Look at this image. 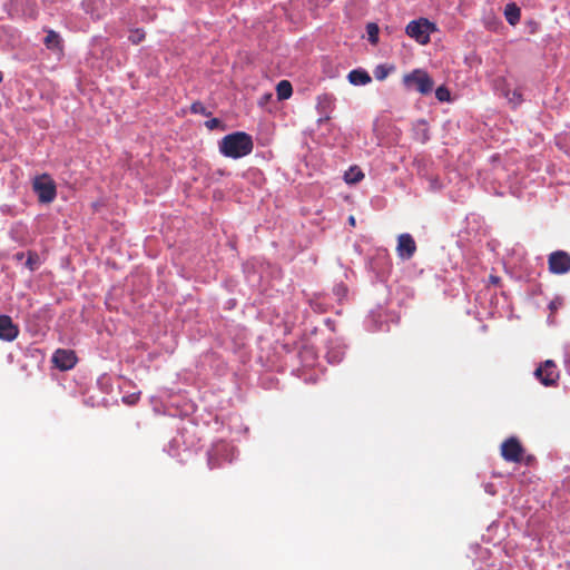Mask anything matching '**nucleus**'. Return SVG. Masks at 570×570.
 Returning a JSON list of instances; mask_svg holds the SVG:
<instances>
[{"label":"nucleus","instance_id":"nucleus-1","mask_svg":"<svg viewBox=\"0 0 570 570\" xmlns=\"http://www.w3.org/2000/svg\"><path fill=\"white\" fill-rule=\"evenodd\" d=\"M254 142L250 135L244 131H236L226 135L219 141V151L228 158L238 159L253 151Z\"/></svg>","mask_w":570,"mask_h":570},{"label":"nucleus","instance_id":"nucleus-2","mask_svg":"<svg viewBox=\"0 0 570 570\" xmlns=\"http://www.w3.org/2000/svg\"><path fill=\"white\" fill-rule=\"evenodd\" d=\"M236 449L228 442H216L207 453V465L210 470L218 469L223 462H232L235 458Z\"/></svg>","mask_w":570,"mask_h":570},{"label":"nucleus","instance_id":"nucleus-3","mask_svg":"<svg viewBox=\"0 0 570 570\" xmlns=\"http://www.w3.org/2000/svg\"><path fill=\"white\" fill-rule=\"evenodd\" d=\"M403 83L406 89H415L422 95L430 94L434 86L432 78L422 69H415L412 72L404 75Z\"/></svg>","mask_w":570,"mask_h":570},{"label":"nucleus","instance_id":"nucleus-4","mask_svg":"<svg viewBox=\"0 0 570 570\" xmlns=\"http://www.w3.org/2000/svg\"><path fill=\"white\" fill-rule=\"evenodd\" d=\"M433 31H435V24L425 18L412 20L405 28L406 35L420 45H428Z\"/></svg>","mask_w":570,"mask_h":570},{"label":"nucleus","instance_id":"nucleus-5","mask_svg":"<svg viewBox=\"0 0 570 570\" xmlns=\"http://www.w3.org/2000/svg\"><path fill=\"white\" fill-rule=\"evenodd\" d=\"M32 187L40 203L49 204L55 200L57 188L53 179L49 175L43 174L36 177Z\"/></svg>","mask_w":570,"mask_h":570},{"label":"nucleus","instance_id":"nucleus-6","mask_svg":"<svg viewBox=\"0 0 570 570\" xmlns=\"http://www.w3.org/2000/svg\"><path fill=\"white\" fill-rule=\"evenodd\" d=\"M548 269L551 274L563 275L570 272V254L566 250H554L548 256Z\"/></svg>","mask_w":570,"mask_h":570},{"label":"nucleus","instance_id":"nucleus-7","mask_svg":"<svg viewBox=\"0 0 570 570\" xmlns=\"http://www.w3.org/2000/svg\"><path fill=\"white\" fill-rule=\"evenodd\" d=\"M535 377L546 386H553L559 380V371L553 361L547 360L534 372Z\"/></svg>","mask_w":570,"mask_h":570},{"label":"nucleus","instance_id":"nucleus-8","mask_svg":"<svg viewBox=\"0 0 570 570\" xmlns=\"http://www.w3.org/2000/svg\"><path fill=\"white\" fill-rule=\"evenodd\" d=\"M523 446L520 441L511 436L501 444V455L507 462L519 463L522 459Z\"/></svg>","mask_w":570,"mask_h":570},{"label":"nucleus","instance_id":"nucleus-9","mask_svg":"<svg viewBox=\"0 0 570 570\" xmlns=\"http://www.w3.org/2000/svg\"><path fill=\"white\" fill-rule=\"evenodd\" d=\"M416 252V244L411 234L404 233L399 235L396 253L401 259H411Z\"/></svg>","mask_w":570,"mask_h":570},{"label":"nucleus","instance_id":"nucleus-10","mask_svg":"<svg viewBox=\"0 0 570 570\" xmlns=\"http://www.w3.org/2000/svg\"><path fill=\"white\" fill-rule=\"evenodd\" d=\"M52 362L59 370L67 371L76 365L77 356L73 351L59 348L53 353Z\"/></svg>","mask_w":570,"mask_h":570},{"label":"nucleus","instance_id":"nucleus-11","mask_svg":"<svg viewBox=\"0 0 570 570\" xmlns=\"http://www.w3.org/2000/svg\"><path fill=\"white\" fill-rule=\"evenodd\" d=\"M19 335V327L8 315H0V340L12 342Z\"/></svg>","mask_w":570,"mask_h":570},{"label":"nucleus","instance_id":"nucleus-12","mask_svg":"<svg viewBox=\"0 0 570 570\" xmlns=\"http://www.w3.org/2000/svg\"><path fill=\"white\" fill-rule=\"evenodd\" d=\"M413 138L422 144L430 139L429 125L424 119H419L413 124Z\"/></svg>","mask_w":570,"mask_h":570},{"label":"nucleus","instance_id":"nucleus-13","mask_svg":"<svg viewBox=\"0 0 570 570\" xmlns=\"http://www.w3.org/2000/svg\"><path fill=\"white\" fill-rule=\"evenodd\" d=\"M348 81L354 86H364L371 82V76L363 69H354L347 76Z\"/></svg>","mask_w":570,"mask_h":570},{"label":"nucleus","instance_id":"nucleus-14","mask_svg":"<svg viewBox=\"0 0 570 570\" xmlns=\"http://www.w3.org/2000/svg\"><path fill=\"white\" fill-rule=\"evenodd\" d=\"M504 16L511 26H515L521 18L520 8L515 3H509L504 8Z\"/></svg>","mask_w":570,"mask_h":570},{"label":"nucleus","instance_id":"nucleus-15","mask_svg":"<svg viewBox=\"0 0 570 570\" xmlns=\"http://www.w3.org/2000/svg\"><path fill=\"white\" fill-rule=\"evenodd\" d=\"M293 88L289 81L282 80L277 83L276 94L278 99H288L292 96Z\"/></svg>","mask_w":570,"mask_h":570},{"label":"nucleus","instance_id":"nucleus-16","mask_svg":"<svg viewBox=\"0 0 570 570\" xmlns=\"http://www.w3.org/2000/svg\"><path fill=\"white\" fill-rule=\"evenodd\" d=\"M60 36L53 31L49 30L45 38V45L48 49H59L60 48Z\"/></svg>","mask_w":570,"mask_h":570},{"label":"nucleus","instance_id":"nucleus-17","mask_svg":"<svg viewBox=\"0 0 570 570\" xmlns=\"http://www.w3.org/2000/svg\"><path fill=\"white\" fill-rule=\"evenodd\" d=\"M364 177V174L357 168L353 167L348 171L345 173V181L348 184H356L361 181Z\"/></svg>","mask_w":570,"mask_h":570},{"label":"nucleus","instance_id":"nucleus-18","mask_svg":"<svg viewBox=\"0 0 570 570\" xmlns=\"http://www.w3.org/2000/svg\"><path fill=\"white\" fill-rule=\"evenodd\" d=\"M366 32H367V36H368V41L372 45H377V42H379V32H380L379 26L376 23H374V22H368L366 24Z\"/></svg>","mask_w":570,"mask_h":570},{"label":"nucleus","instance_id":"nucleus-19","mask_svg":"<svg viewBox=\"0 0 570 570\" xmlns=\"http://www.w3.org/2000/svg\"><path fill=\"white\" fill-rule=\"evenodd\" d=\"M333 102L334 98L331 95H323L318 97V107L321 108L323 114L326 112V109L332 108Z\"/></svg>","mask_w":570,"mask_h":570},{"label":"nucleus","instance_id":"nucleus-20","mask_svg":"<svg viewBox=\"0 0 570 570\" xmlns=\"http://www.w3.org/2000/svg\"><path fill=\"white\" fill-rule=\"evenodd\" d=\"M26 266L30 271H35V269L38 268V266H39V256H38L37 253L28 252V258H27V262H26Z\"/></svg>","mask_w":570,"mask_h":570},{"label":"nucleus","instance_id":"nucleus-21","mask_svg":"<svg viewBox=\"0 0 570 570\" xmlns=\"http://www.w3.org/2000/svg\"><path fill=\"white\" fill-rule=\"evenodd\" d=\"M190 111L193 114H199V115H204V116L210 115V112L207 111L206 107L200 101L193 102L190 106Z\"/></svg>","mask_w":570,"mask_h":570},{"label":"nucleus","instance_id":"nucleus-22","mask_svg":"<svg viewBox=\"0 0 570 570\" xmlns=\"http://www.w3.org/2000/svg\"><path fill=\"white\" fill-rule=\"evenodd\" d=\"M145 39V32L141 29H136L131 31L129 36V41L134 45L140 43Z\"/></svg>","mask_w":570,"mask_h":570},{"label":"nucleus","instance_id":"nucleus-23","mask_svg":"<svg viewBox=\"0 0 570 570\" xmlns=\"http://www.w3.org/2000/svg\"><path fill=\"white\" fill-rule=\"evenodd\" d=\"M435 97L440 101H449L450 100V91L445 87L441 86L435 90Z\"/></svg>","mask_w":570,"mask_h":570},{"label":"nucleus","instance_id":"nucleus-24","mask_svg":"<svg viewBox=\"0 0 570 570\" xmlns=\"http://www.w3.org/2000/svg\"><path fill=\"white\" fill-rule=\"evenodd\" d=\"M563 299L560 297H556L552 299L549 304V309L554 313L557 309H559L562 306Z\"/></svg>","mask_w":570,"mask_h":570},{"label":"nucleus","instance_id":"nucleus-25","mask_svg":"<svg viewBox=\"0 0 570 570\" xmlns=\"http://www.w3.org/2000/svg\"><path fill=\"white\" fill-rule=\"evenodd\" d=\"M205 126L209 130H214L220 126V120L218 118H212L205 122Z\"/></svg>","mask_w":570,"mask_h":570},{"label":"nucleus","instance_id":"nucleus-26","mask_svg":"<svg viewBox=\"0 0 570 570\" xmlns=\"http://www.w3.org/2000/svg\"><path fill=\"white\" fill-rule=\"evenodd\" d=\"M521 100H522L521 95L518 91H513L512 97L510 98V101L518 105L521 102Z\"/></svg>","mask_w":570,"mask_h":570},{"label":"nucleus","instance_id":"nucleus-27","mask_svg":"<svg viewBox=\"0 0 570 570\" xmlns=\"http://www.w3.org/2000/svg\"><path fill=\"white\" fill-rule=\"evenodd\" d=\"M137 400H138V396H136V395H130V396L124 397V402L127 404H130V405L135 404Z\"/></svg>","mask_w":570,"mask_h":570},{"label":"nucleus","instance_id":"nucleus-28","mask_svg":"<svg viewBox=\"0 0 570 570\" xmlns=\"http://www.w3.org/2000/svg\"><path fill=\"white\" fill-rule=\"evenodd\" d=\"M23 257H24V254H23L22 252H19V253H17V254L14 255V258H16L17 261H22V259H23Z\"/></svg>","mask_w":570,"mask_h":570},{"label":"nucleus","instance_id":"nucleus-29","mask_svg":"<svg viewBox=\"0 0 570 570\" xmlns=\"http://www.w3.org/2000/svg\"><path fill=\"white\" fill-rule=\"evenodd\" d=\"M490 279L493 284H498L500 282V278L498 276H491Z\"/></svg>","mask_w":570,"mask_h":570},{"label":"nucleus","instance_id":"nucleus-30","mask_svg":"<svg viewBox=\"0 0 570 570\" xmlns=\"http://www.w3.org/2000/svg\"><path fill=\"white\" fill-rule=\"evenodd\" d=\"M348 220H350L351 225H353V226L355 225V218L353 216H351Z\"/></svg>","mask_w":570,"mask_h":570},{"label":"nucleus","instance_id":"nucleus-31","mask_svg":"<svg viewBox=\"0 0 570 570\" xmlns=\"http://www.w3.org/2000/svg\"><path fill=\"white\" fill-rule=\"evenodd\" d=\"M375 77H376L377 79H383V78L385 77V75H384V73H383V75L375 73Z\"/></svg>","mask_w":570,"mask_h":570}]
</instances>
